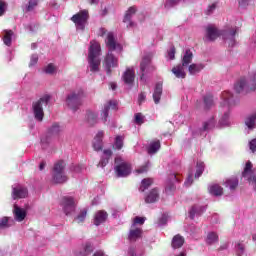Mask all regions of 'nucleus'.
I'll return each mask as SVG.
<instances>
[{
    "mask_svg": "<svg viewBox=\"0 0 256 256\" xmlns=\"http://www.w3.org/2000/svg\"><path fill=\"white\" fill-rule=\"evenodd\" d=\"M101 44L99 42L92 40L90 42V47L88 50V63L90 71L96 73L101 67Z\"/></svg>",
    "mask_w": 256,
    "mask_h": 256,
    "instance_id": "f257e3e1",
    "label": "nucleus"
},
{
    "mask_svg": "<svg viewBox=\"0 0 256 256\" xmlns=\"http://www.w3.org/2000/svg\"><path fill=\"white\" fill-rule=\"evenodd\" d=\"M114 171L117 177H129L132 171L131 164L124 161L123 158L118 156L115 158Z\"/></svg>",
    "mask_w": 256,
    "mask_h": 256,
    "instance_id": "f03ea898",
    "label": "nucleus"
},
{
    "mask_svg": "<svg viewBox=\"0 0 256 256\" xmlns=\"http://www.w3.org/2000/svg\"><path fill=\"white\" fill-rule=\"evenodd\" d=\"M71 21L76 25V29L85 30L87 21H89V10H81L71 17Z\"/></svg>",
    "mask_w": 256,
    "mask_h": 256,
    "instance_id": "7ed1b4c3",
    "label": "nucleus"
},
{
    "mask_svg": "<svg viewBox=\"0 0 256 256\" xmlns=\"http://www.w3.org/2000/svg\"><path fill=\"white\" fill-rule=\"evenodd\" d=\"M63 169H65V162L63 160H60L54 164V168H53L54 183H65V181H67V176L63 174Z\"/></svg>",
    "mask_w": 256,
    "mask_h": 256,
    "instance_id": "20e7f679",
    "label": "nucleus"
},
{
    "mask_svg": "<svg viewBox=\"0 0 256 256\" xmlns=\"http://www.w3.org/2000/svg\"><path fill=\"white\" fill-rule=\"evenodd\" d=\"M50 99H51V96L45 95L39 101H37L33 104L34 115L38 121H43V117H44L43 107L41 106V103H46V105H47V103H49Z\"/></svg>",
    "mask_w": 256,
    "mask_h": 256,
    "instance_id": "39448f33",
    "label": "nucleus"
},
{
    "mask_svg": "<svg viewBox=\"0 0 256 256\" xmlns=\"http://www.w3.org/2000/svg\"><path fill=\"white\" fill-rule=\"evenodd\" d=\"M81 99H83V91H79L77 94L73 93L68 95L66 103L70 109L77 111L79 105H81Z\"/></svg>",
    "mask_w": 256,
    "mask_h": 256,
    "instance_id": "423d86ee",
    "label": "nucleus"
},
{
    "mask_svg": "<svg viewBox=\"0 0 256 256\" xmlns=\"http://www.w3.org/2000/svg\"><path fill=\"white\" fill-rule=\"evenodd\" d=\"M222 33L217 26L209 24L205 28L204 41H215L218 37H221Z\"/></svg>",
    "mask_w": 256,
    "mask_h": 256,
    "instance_id": "0eeeda50",
    "label": "nucleus"
},
{
    "mask_svg": "<svg viewBox=\"0 0 256 256\" xmlns=\"http://www.w3.org/2000/svg\"><path fill=\"white\" fill-rule=\"evenodd\" d=\"M155 69V66L151 65V57H144L140 63L141 80L143 81L145 75H151V73H153Z\"/></svg>",
    "mask_w": 256,
    "mask_h": 256,
    "instance_id": "6e6552de",
    "label": "nucleus"
},
{
    "mask_svg": "<svg viewBox=\"0 0 256 256\" xmlns=\"http://www.w3.org/2000/svg\"><path fill=\"white\" fill-rule=\"evenodd\" d=\"M61 205L65 215H71L75 212V207H77V202L73 197L65 196L62 198Z\"/></svg>",
    "mask_w": 256,
    "mask_h": 256,
    "instance_id": "1a4fd4ad",
    "label": "nucleus"
},
{
    "mask_svg": "<svg viewBox=\"0 0 256 256\" xmlns=\"http://www.w3.org/2000/svg\"><path fill=\"white\" fill-rule=\"evenodd\" d=\"M253 175V163H251V161H247L246 165L244 167V170L242 172V177H244L245 179H248V181H252V184L254 185V189L256 191V177H253V179H251V176Z\"/></svg>",
    "mask_w": 256,
    "mask_h": 256,
    "instance_id": "9d476101",
    "label": "nucleus"
},
{
    "mask_svg": "<svg viewBox=\"0 0 256 256\" xmlns=\"http://www.w3.org/2000/svg\"><path fill=\"white\" fill-rule=\"evenodd\" d=\"M119 65V60L114 57L111 53H108L104 60V67L107 73H111V69L117 67Z\"/></svg>",
    "mask_w": 256,
    "mask_h": 256,
    "instance_id": "9b49d317",
    "label": "nucleus"
},
{
    "mask_svg": "<svg viewBox=\"0 0 256 256\" xmlns=\"http://www.w3.org/2000/svg\"><path fill=\"white\" fill-rule=\"evenodd\" d=\"M122 81L125 85H133L135 83V68H127L122 75Z\"/></svg>",
    "mask_w": 256,
    "mask_h": 256,
    "instance_id": "f8f14e48",
    "label": "nucleus"
},
{
    "mask_svg": "<svg viewBox=\"0 0 256 256\" xmlns=\"http://www.w3.org/2000/svg\"><path fill=\"white\" fill-rule=\"evenodd\" d=\"M136 13L137 6H131L126 11L124 16V23H127V21H129V25L127 27H135V22H132L131 19L133 18V15H135Z\"/></svg>",
    "mask_w": 256,
    "mask_h": 256,
    "instance_id": "ddd939ff",
    "label": "nucleus"
},
{
    "mask_svg": "<svg viewBox=\"0 0 256 256\" xmlns=\"http://www.w3.org/2000/svg\"><path fill=\"white\" fill-rule=\"evenodd\" d=\"M28 192H27V188L18 185L13 189V198L14 199H25V197H27Z\"/></svg>",
    "mask_w": 256,
    "mask_h": 256,
    "instance_id": "4468645a",
    "label": "nucleus"
},
{
    "mask_svg": "<svg viewBox=\"0 0 256 256\" xmlns=\"http://www.w3.org/2000/svg\"><path fill=\"white\" fill-rule=\"evenodd\" d=\"M141 237H143V230L141 228H135L132 226L128 235L129 241L135 242L137 239H141Z\"/></svg>",
    "mask_w": 256,
    "mask_h": 256,
    "instance_id": "2eb2a0df",
    "label": "nucleus"
},
{
    "mask_svg": "<svg viewBox=\"0 0 256 256\" xmlns=\"http://www.w3.org/2000/svg\"><path fill=\"white\" fill-rule=\"evenodd\" d=\"M105 136V133L103 131H100L96 134L93 142V147L95 151H101L103 149V137Z\"/></svg>",
    "mask_w": 256,
    "mask_h": 256,
    "instance_id": "dca6fc26",
    "label": "nucleus"
},
{
    "mask_svg": "<svg viewBox=\"0 0 256 256\" xmlns=\"http://www.w3.org/2000/svg\"><path fill=\"white\" fill-rule=\"evenodd\" d=\"M13 213L16 221H19V222L24 221L25 218L27 217V211H25V209L20 208L17 205H14Z\"/></svg>",
    "mask_w": 256,
    "mask_h": 256,
    "instance_id": "f3484780",
    "label": "nucleus"
},
{
    "mask_svg": "<svg viewBox=\"0 0 256 256\" xmlns=\"http://www.w3.org/2000/svg\"><path fill=\"white\" fill-rule=\"evenodd\" d=\"M183 245H185V238L180 234H177L172 238L171 247L174 249H181Z\"/></svg>",
    "mask_w": 256,
    "mask_h": 256,
    "instance_id": "a211bd4d",
    "label": "nucleus"
},
{
    "mask_svg": "<svg viewBox=\"0 0 256 256\" xmlns=\"http://www.w3.org/2000/svg\"><path fill=\"white\" fill-rule=\"evenodd\" d=\"M109 109H117V101L110 100L104 106V110H103V121H104V123L107 121V117H109Z\"/></svg>",
    "mask_w": 256,
    "mask_h": 256,
    "instance_id": "6ab92c4d",
    "label": "nucleus"
},
{
    "mask_svg": "<svg viewBox=\"0 0 256 256\" xmlns=\"http://www.w3.org/2000/svg\"><path fill=\"white\" fill-rule=\"evenodd\" d=\"M159 199V190L154 188L149 191V193L145 197V203H155Z\"/></svg>",
    "mask_w": 256,
    "mask_h": 256,
    "instance_id": "aec40b11",
    "label": "nucleus"
},
{
    "mask_svg": "<svg viewBox=\"0 0 256 256\" xmlns=\"http://www.w3.org/2000/svg\"><path fill=\"white\" fill-rule=\"evenodd\" d=\"M106 46L108 47L109 51H115L117 48V42L115 41V36L112 32L107 34Z\"/></svg>",
    "mask_w": 256,
    "mask_h": 256,
    "instance_id": "412c9836",
    "label": "nucleus"
},
{
    "mask_svg": "<svg viewBox=\"0 0 256 256\" xmlns=\"http://www.w3.org/2000/svg\"><path fill=\"white\" fill-rule=\"evenodd\" d=\"M205 211L204 206H193L190 211V219H195V217H199V215H203V212Z\"/></svg>",
    "mask_w": 256,
    "mask_h": 256,
    "instance_id": "4be33fe9",
    "label": "nucleus"
},
{
    "mask_svg": "<svg viewBox=\"0 0 256 256\" xmlns=\"http://www.w3.org/2000/svg\"><path fill=\"white\" fill-rule=\"evenodd\" d=\"M106 219L107 213L103 210H100L95 214L94 225H100L101 223H105Z\"/></svg>",
    "mask_w": 256,
    "mask_h": 256,
    "instance_id": "5701e85b",
    "label": "nucleus"
},
{
    "mask_svg": "<svg viewBox=\"0 0 256 256\" xmlns=\"http://www.w3.org/2000/svg\"><path fill=\"white\" fill-rule=\"evenodd\" d=\"M91 253H93V245H91V243L86 242L83 247L82 250L80 252H78L76 255L77 256H89L91 255Z\"/></svg>",
    "mask_w": 256,
    "mask_h": 256,
    "instance_id": "b1692460",
    "label": "nucleus"
},
{
    "mask_svg": "<svg viewBox=\"0 0 256 256\" xmlns=\"http://www.w3.org/2000/svg\"><path fill=\"white\" fill-rule=\"evenodd\" d=\"M159 149H161V142L159 140H154L148 146L147 151L149 155H153L157 153Z\"/></svg>",
    "mask_w": 256,
    "mask_h": 256,
    "instance_id": "393cba45",
    "label": "nucleus"
},
{
    "mask_svg": "<svg viewBox=\"0 0 256 256\" xmlns=\"http://www.w3.org/2000/svg\"><path fill=\"white\" fill-rule=\"evenodd\" d=\"M209 193L215 197H221V195H223V187L219 184H213L209 187Z\"/></svg>",
    "mask_w": 256,
    "mask_h": 256,
    "instance_id": "a878e982",
    "label": "nucleus"
},
{
    "mask_svg": "<svg viewBox=\"0 0 256 256\" xmlns=\"http://www.w3.org/2000/svg\"><path fill=\"white\" fill-rule=\"evenodd\" d=\"M2 39H3L4 45H7V47H11V43L13 39V30H4V36Z\"/></svg>",
    "mask_w": 256,
    "mask_h": 256,
    "instance_id": "bb28decb",
    "label": "nucleus"
},
{
    "mask_svg": "<svg viewBox=\"0 0 256 256\" xmlns=\"http://www.w3.org/2000/svg\"><path fill=\"white\" fill-rule=\"evenodd\" d=\"M162 94H163V86L161 84H157L153 94L154 103H159V101H161Z\"/></svg>",
    "mask_w": 256,
    "mask_h": 256,
    "instance_id": "cd10ccee",
    "label": "nucleus"
},
{
    "mask_svg": "<svg viewBox=\"0 0 256 256\" xmlns=\"http://www.w3.org/2000/svg\"><path fill=\"white\" fill-rule=\"evenodd\" d=\"M113 155L111 150H104V157L100 160L98 167H105L109 163V158Z\"/></svg>",
    "mask_w": 256,
    "mask_h": 256,
    "instance_id": "c85d7f7f",
    "label": "nucleus"
},
{
    "mask_svg": "<svg viewBox=\"0 0 256 256\" xmlns=\"http://www.w3.org/2000/svg\"><path fill=\"white\" fill-rule=\"evenodd\" d=\"M153 185L152 178H145L142 180L139 190L143 193Z\"/></svg>",
    "mask_w": 256,
    "mask_h": 256,
    "instance_id": "c756f323",
    "label": "nucleus"
},
{
    "mask_svg": "<svg viewBox=\"0 0 256 256\" xmlns=\"http://www.w3.org/2000/svg\"><path fill=\"white\" fill-rule=\"evenodd\" d=\"M172 73L178 78L185 79V70L183 69V65H178L172 69Z\"/></svg>",
    "mask_w": 256,
    "mask_h": 256,
    "instance_id": "7c9ffc66",
    "label": "nucleus"
},
{
    "mask_svg": "<svg viewBox=\"0 0 256 256\" xmlns=\"http://www.w3.org/2000/svg\"><path fill=\"white\" fill-rule=\"evenodd\" d=\"M191 61H193V52H191V50H186L182 60V66L187 67Z\"/></svg>",
    "mask_w": 256,
    "mask_h": 256,
    "instance_id": "2f4dec72",
    "label": "nucleus"
},
{
    "mask_svg": "<svg viewBox=\"0 0 256 256\" xmlns=\"http://www.w3.org/2000/svg\"><path fill=\"white\" fill-rule=\"evenodd\" d=\"M219 241V236L215 232H210L207 235L206 243L207 245H213V243H217Z\"/></svg>",
    "mask_w": 256,
    "mask_h": 256,
    "instance_id": "473e14b6",
    "label": "nucleus"
},
{
    "mask_svg": "<svg viewBox=\"0 0 256 256\" xmlns=\"http://www.w3.org/2000/svg\"><path fill=\"white\" fill-rule=\"evenodd\" d=\"M222 101L224 102V105H227L229 107V105H231V98L233 97V95L231 94V92L229 91H224L222 93Z\"/></svg>",
    "mask_w": 256,
    "mask_h": 256,
    "instance_id": "72a5a7b5",
    "label": "nucleus"
},
{
    "mask_svg": "<svg viewBox=\"0 0 256 256\" xmlns=\"http://www.w3.org/2000/svg\"><path fill=\"white\" fill-rule=\"evenodd\" d=\"M226 187H229L230 189H237V186L239 185V180L237 178H230L226 180Z\"/></svg>",
    "mask_w": 256,
    "mask_h": 256,
    "instance_id": "f704fd0d",
    "label": "nucleus"
},
{
    "mask_svg": "<svg viewBox=\"0 0 256 256\" xmlns=\"http://www.w3.org/2000/svg\"><path fill=\"white\" fill-rule=\"evenodd\" d=\"M203 64H192L189 66V73L191 75H195V73H199V71H202Z\"/></svg>",
    "mask_w": 256,
    "mask_h": 256,
    "instance_id": "c9c22d12",
    "label": "nucleus"
},
{
    "mask_svg": "<svg viewBox=\"0 0 256 256\" xmlns=\"http://www.w3.org/2000/svg\"><path fill=\"white\" fill-rule=\"evenodd\" d=\"M234 89L236 93H243V90L245 89V79L239 80L235 86Z\"/></svg>",
    "mask_w": 256,
    "mask_h": 256,
    "instance_id": "e433bc0d",
    "label": "nucleus"
},
{
    "mask_svg": "<svg viewBox=\"0 0 256 256\" xmlns=\"http://www.w3.org/2000/svg\"><path fill=\"white\" fill-rule=\"evenodd\" d=\"M134 123L136 125H143V123H145V115L142 113H136L134 115Z\"/></svg>",
    "mask_w": 256,
    "mask_h": 256,
    "instance_id": "4c0bfd02",
    "label": "nucleus"
},
{
    "mask_svg": "<svg viewBox=\"0 0 256 256\" xmlns=\"http://www.w3.org/2000/svg\"><path fill=\"white\" fill-rule=\"evenodd\" d=\"M87 121H88V124L90 125V127H93V125H95V123H97V115H95V113H93V112H88Z\"/></svg>",
    "mask_w": 256,
    "mask_h": 256,
    "instance_id": "58836bf2",
    "label": "nucleus"
},
{
    "mask_svg": "<svg viewBox=\"0 0 256 256\" xmlns=\"http://www.w3.org/2000/svg\"><path fill=\"white\" fill-rule=\"evenodd\" d=\"M44 73H47L48 75H54V73H57V68L55 67V64L50 63L44 68Z\"/></svg>",
    "mask_w": 256,
    "mask_h": 256,
    "instance_id": "ea45409f",
    "label": "nucleus"
},
{
    "mask_svg": "<svg viewBox=\"0 0 256 256\" xmlns=\"http://www.w3.org/2000/svg\"><path fill=\"white\" fill-rule=\"evenodd\" d=\"M85 217H87V209L86 208L80 210L78 216L76 217V221L78 223H83V221H85Z\"/></svg>",
    "mask_w": 256,
    "mask_h": 256,
    "instance_id": "a19ab883",
    "label": "nucleus"
},
{
    "mask_svg": "<svg viewBox=\"0 0 256 256\" xmlns=\"http://www.w3.org/2000/svg\"><path fill=\"white\" fill-rule=\"evenodd\" d=\"M203 171H205V163L197 162V170H196L195 177L199 178L200 175H203Z\"/></svg>",
    "mask_w": 256,
    "mask_h": 256,
    "instance_id": "79ce46f5",
    "label": "nucleus"
},
{
    "mask_svg": "<svg viewBox=\"0 0 256 256\" xmlns=\"http://www.w3.org/2000/svg\"><path fill=\"white\" fill-rule=\"evenodd\" d=\"M255 121H256V114H253L252 116L248 117L246 119V125L249 129H253L255 127Z\"/></svg>",
    "mask_w": 256,
    "mask_h": 256,
    "instance_id": "37998d69",
    "label": "nucleus"
},
{
    "mask_svg": "<svg viewBox=\"0 0 256 256\" xmlns=\"http://www.w3.org/2000/svg\"><path fill=\"white\" fill-rule=\"evenodd\" d=\"M39 0H29L26 11H33L37 7Z\"/></svg>",
    "mask_w": 256,
    "mask_h": 256,
    "instance_id": "c03bdc74",
    "label": "nucleus"
},
{
    "mask_svg": "<svg viewBox=\"0 0 256 256\" xmlns=\"http://www.w3.org/2000/svg\"><path fill=\"white\" fill-rule=\"evenodd\" d=\"M144 223H145V217L136 216V217L133 219V225H132V227H135V225H143Z\"/></svg>",
    "mask_w": 256,
    "mask_h": 256,
    "instance_id": "a18cd8bd",
    "label": "nucleus"
},
{
    "mask_svg": "<svg viewBox=\"0 0 256 256\" xmlns=\"http://www.w3.org/2000/svg\"><path fill=\"white\" fill-rule=\"evenodd\" d=\"M115 147L117 149H123V137L122 136H117L115 139Z\"/></svg>",
    "mask_w": 256,
    "mask_h": 256,
    "instance_id": "49530a36",
    "label": "nucleus"
},
{
    "mask_svg": "<svg viewBox=\"0 0 256 256\" xmlns=\"http://www.w3.org/2000/svg\"><path fill=\"white\" fill-rule=\"evenodd\" d=\"M5 11H7V3L3 0H0V17L5 15Z\"/></svg>",
    "mask_w": 256,
    "mask_h": 256,
    "instance_id": "de8ad7c7",
    "label": "nucleus"
},
{
    "mask_svg": "<svg viewBox=\"0 0 256 256\" xmlns=\"http://www.w3.org/2000/svg\"><path fill=\"white\" fill-rule=\"evenodd\" d=\"M147 171H149V166L148 165H144V166H141L140 168L136 169L137 175L147 173Z\"/></svg>",
    "mask_w": 256,
    "mask_h": 256,
    "instance_id": "09e8293b",
    "label": "nucleus"
},
{
    "mask_svg": "<svg viewBox=\"0 0 256 256\" xmlns=\"http://www.w3.org/2000/svg\"><path fill=\"white\" fill-rule=\"evenodd\" d=\"M204 103L207 108L211 107L213 105V97L212 96H207L204 98Z\"/></svg>",
    "mask_w": 256,
    "mask_h": 256,
    "instance_id": "8fccbe9b",
    "label": "nucleus"
},
{
    "mask_svg": "<svg viewBox=\"0 0 256 256\" xmlns=\"http://www.w3.org/2000/svg\"><path fill=\"white\" fill-rule=\"evenodd\" d=\"M168 57L171 61L175 59V46L170 47V49L168 50Z\"/></svg>",
    "mask_w": 256,
    "mask_h": 256,
    "instance_id": "3c124183",
    "label": "nucleus"
},
{
    "mask_svg": "<svg viewBox=\"0 0 256 256\" xmlns=\"http://www.w3.org/2000/svg\"><path fill=\"white\" fill-rule=\"evenodd\" d=\"M0 227H9V219L7 217L1 219Z\"/></svg>",
    "mask_w": 256,
    "mask_h": 256,
    "instance_id": "603ef678",
    "label": "nucleus"
},
{
    "mask_svg": "<svg viewBox=\"0 0 256 256\" xmlns=\"http://www.w3.org/2000/svg\"><path fill=\"white\" fill-rule=\"evenodd\" d=\"M249 147H250L251 151L253 153H255V150H256V138L250 141Z\"/></svg>",
    "mask_w": 256,
    "mask_h": 256,
    "instance_id": "864d4df0",
    "label": "nucleus"
},
{
    "mask_svg": "<svg viewBox=\"0 0 256 256\" xmlns=\"http://www.w3.org/2000/svg\"><path fill=\"white\" fill-rule=\"evenodd\" d=\"M214 126H215V123L213 121L206 122L204 124V131H208V129H211V127H214Z\"/></svg>",
    "mask_w": 256,
    "mask_h": 256,
    "instance_id": "5fc2aeb1",
    "label": "nucleus"
},
{
    "mask_svg": "<svg viewBox=\"0 0 256 256\" xmlns=\"http://www.w3.org/2000/svg\"><path fill=\"white\" fill-rule=\"evenodd\" d=\"M146 99V96H145V93L141 92L139 95H138V103L139 105H141Z\"/></svg>",
    "mask_w": 256,
    "mask_h": 256,
    "instance_id": "6e6d98bb",
    "label": "nucleus"
},
{
    "mask_svg": "<svg viewBox=\"0 0 256 256\" xmlns=\"http://www.w3.org/2000/svg\"><path fill=\"white\" fill-rule=\"evenodd\" d=\"M186 187H190V185H193V176H188L187 180L185 181Z\"/></svg>",
    "mask_w": 256,
    "mask_h": 256,
    "instance_id": "4d7b16f0",
    "label": "nucleus"
},
{
    "mask_svg": "<svg viewBox=\"0 0 256 256\" xmlns=\"http://www.w3.org/2000/svg\"><path fill=\"white\" fill-rule=\"evenodd\" d=\"M172 177H174L178 183L183 181V176L181 174H173Z\"/></svg>",
    "mask_w": 256,
    "mask_h": 256,
    "instance_id": "13d9d810",
    "label": "nucleus"
},
{
    "mask_svg": "<svg viewBox=\"0 0 256 256\" xmlns=\"http://www.w3.org/2000/svg\"><path fill=\"white\" fill-rule=\"evenodd\" d=\"M217 5L216 4H212L211 6H209L208 10H207V15H211V13H213V11H215Z\"/></svg>",
    "mask_w": 256,
    "mask_h": 256,
    "instance_id": "bf43d9fd",
    "label": "nucleus"
},
{
    "mask_svg": "<svg viewBox=\"0 0 256 256\" xmlns=\"http://www.w3.org/2000/svg\"><path fill=\"white\" fill-rule=\"evenodd\" d=\"M105 33H107V30L105 28H101L100 31H99L100 37H104Z\"/></svg>",
    "mask_w": 256,
    "mask_h": 256,
    "instance_id": "052dcab7",
    "label": "nucleus"
},
{
    "mask_svg": "<svg viewBox=\"0 0 256 256\" xmlns=\"http://www.w3.org/2000/svg\"><path fill=\"white\" fill-rule=\"evenodd\" d=\"M110 87H111L112 91H115V89H117V83L111 82Z\"/></svg>",
    "mask_w": 256,
    "mask_h": 256,
    "instance_id": "680f3d73",
    "label": "nucleus"
},
{
    "mask_svg": "<svg viewBox=\"0 0 256 256\" xmlns=\"http://www.w3.org/2000/svg\"><path fill=\"white\" fill-rule=\"evenodd\" d=\"M181 0H169L170 5H177Z\"/></svg>",
    "mask_w": 256,
    "mask_h": 256,
    "instance_id": "e2e57ef3",
    "label": "nucleus"
},
{
    "mask_svg": "<svg viewBox=\"0 0 256 256\" xmlns=\"http://www.w3.org/2000/svg\"><path fill=\"white\" fill-rule=\"evenodd\" d=\"M39 168L40 171H43L45 169V162H41Z\"/></svg>",
    "mask_w": 256,
    "mask_h": 256,
    "instance_id": "0e129e2a",
    "label": "nucleus"
},
{
    "mask_svg": "<svg viewBox=\"0 0 256 256\" xmlns=\"http://www.w3.org/2000/svg\"><path fill=\"white\" fill-rule=\"evenodd\" d=\"M129 255H130V256H136V255H135V250L130 249V250H129Z\"/></svg>",
    "mask_w": 256,
    "mask_h": 256,
    "instance_id": "69168bd1",
    "label": "nucleus"
},
{
    "mask_svg": "<svg viewBox=\"0 0 256 256\" xmlns=\"http://www.w3.org/2000/svg\"><path fill=\"white\" fill-rule=\"evenodd\" d=\"M245 3H247V0H242L239 2L240 5H245Z\"/></svg>",
    "mask_w": 256,
    "mask_h": 256,
    "instance_id": "338daca9",
    "label": "nucleus"
},
{
    "mask_svg": "<svg viewBox=\"0 0 256 256\" xmlns=\"http://www.w3.org/2000/svg\"><path fill=\"white\" fill-rule=\"evenodd\" d=\"M255 87H251L250 89L247 90V93H249V91H255Z\"/></svg>",
    "mask_w": 256,
    "mask_h": 256,
    "instance_id": "774afa93",
    "label": "nucleus"
}]
</instances>
